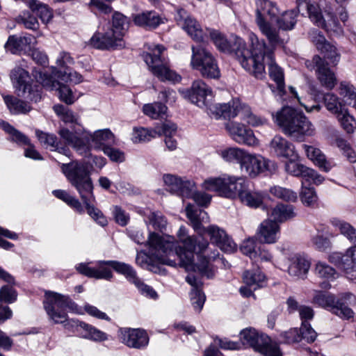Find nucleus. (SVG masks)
<instances>
[{
	"label": "nucleus",
	"mask_w": 356,
	"mask_h": 356,
	"mask_svg": "<svg viewBox=\"0 0 356 356\" xmlns=\"http://www.w3.org/2000/svg\"><path fill=\"white\" fill-rule=\"evenodd\" d=\"M168 237L172 238L170 241L173 244L172 250V252H170V250L168 252H163V255L159 257V264L175 266L176 261L170 257H177L179 259V265L186 270L197 271L202 276H205L209 279L214 277L216 270L207 259V256L210 259H215L219 253L217 249L212 250L211 254L207 253L211 249L207 239L188 236L184 226H181L177 232V237L183 243L184 247L177 246L174 237L171 236H163V238L167 240Z\"/></svg>",
	"instance_id": "1"
},
{
	"label": "nucleus",
	"mask_w": 356,
	"mask_h": 356,
	"mask_svg": "<svg viewBox=\"0 0 356 356\" xmlns=\"http://www.w3.org/2000/svg\"><path fill=\"white\" fill-rule=\"evenodd\" d=\"M251 48L248 49L245 42L239 37H234L227 40L217 31L210 32L211 40L216 48L222 52L234 54L241 66L246 71H252L256 76L262 74L264 67L258 63V54L264 50V41H259L253 33L250 35Z\"/></svg>",
	"instance_id": "2"
},
{
	"label": "nucleus",
	"mask_w": 356,
	"mask_h": 356,
	"mask_svg": "<svg viewBox=\"0 0 356 356\" xmlns=\"http://www.w3.org/2000/svg\"><path fill=\"white\" fill-rule=\"evenodd\" d=\"M61 170L71 185L76 189L80 195L85 204L88 214L99 225L102 227L106 225L108 221L103 213L90 204V202L95 200V195L88 163L72 161L70 163H63Z\"/></svg>",
	"instance_id": "3"
},
{
	"label": "nucleus",
	"mask_w": 356,
	"mask_h": 356,
	"mask_svg": "<svg viewBox=\"0 0 356 356\" xmlns=\"http://www.w3.org/2000/svg\"><path fill=\"white\" fill-rule=\"evenodd\" d=\"M203 188L216 191L225 197L234 198L238 196L242 203L252 208L262 205L265 195L261 191L250 189L248 182L243 177L210 178L204 181Z\"/></svg>",
	"instance_id": "4"
},
{
	"label": "nucleus",
	"mask_w": 356,
	"mask_h": 356,
	"mask_svg": "<svg viewBox=\"0 0 356 356\" xmlns=\"http://www.w3.org/2000/svg\"><path fill=\"white\" fill-rule=\"evenodd\" d=\"M82 275L97 280H111L113 277L111 269L123 275L130 282L133 283L144 295L152 298L157 297L156 292L149 286L146 285L138 277L136 270L129 264L115 260L98 261L96 268H91L86 264H80L76 267Z\"/></svg>",
	"instance_id": "5"
},
{
	"label": "nucleus",
	"mask_w": 356,
	"mask_h": 356,
	"mask_svg": "<svg viewBox=\"0 0 356 356\" xmlns=\"http://www.w3.org/2000/svg\"><path fill=\"white\" fill-rule=\"evenodd\" d=\"M275 122L285 135L297 142H303L306 137L315 134V127L308 118L289 106L277 113Z\"/></svg>",
	"instance_id": "6"
},
{
	"label": "nucleus",
	"mask_w": 356,
	"mask_h": 356,
	"mask_svg": "<svg viewBox=\"0 0 356 356\" xmlns=\"http://www.w3.org/2000/svg\"><path fill=\"white\" fill-rule=\"evenodd\" d=\"M164 49L162 45H156L152 52L143 54V59L152 73L160 81L179 83L181 77L170 69L168 60L162 56Z\"/></svg>",
	"instance_id": "7"
},
{
	"label": "nucleus",
	"mask_w": 356,
	"mask_h": 356,
	"mask_svg": "<svg viewBox=\"0 0 356 356\" xmlns=\"http://www.w3.org/2000/svg\"><path fill=\"white\" fill-rule=\"evenodd\" d=\"M44 308L49 318L55 323H63L67 320V309L77 312V305L70 297L56 292H46Z\"/></svg>",
	"instance_id": "8"
},
{
	"label": "nucleus",
	"mask_w": 356,
	"mask_h": 356,
	"mask_svg": "<svg viewBox=\"0 0 356 356\" xmlns=\"http://www.w3.org/2000/svg\"><path fill=\"white\" fill-rule=\"evenodd\" d=\"M355 299L350 293H343L339 299L335 300L334 296L322 291H316L313 302L322 307L329 308L330 310L340 318L349 319L353 317L354 312L348 307Z\"/></svg>",
	"instance_id": "9"
},
{
	"label": "nucleus",
	"mask_w": 356,
	"mask_h": 356,
	"mask_svg": "<svg viewBox=\"0 0 356 356\" xmlns=\"http://www.w3.org/2000/svg\"><path fill=\"white\" fill-rule=\"evenodd\" d=\"M191 65L197 70L202 76L207 79H218L220 76L217 60L213 54L201 44L192 47Z\"/></svg>",
	"instance_id": "10"
},
{
	"label": "nucleus",
	"mask_w": 356,
	"mask_h": 356,
	"mask_svg": "<svg viewBox=\"0 0 356 356\" xmlns=\"http://www.w3.org/2000/svg\"><path fill=\"white\" fill-rule=\"evenodd\" d=\"M240 337L244 345L253 348L256 351L266 356H281L279 346L273 343L271 339L264 334H259L254 328L243 329Z\"/></svg>",
	"instance_id": "11"
},
{
	"label": "nucleus",
	"mask_w": 356,
	"mask_h": 356,
	"mask_svg": "<svg viewBox=\"0 0 356 356\" xmlns=\"http://www.w3.org/2000/svg\"><path fill=\"white\" fill-rule=\"evenodd\" d=\"M258 63L261 64L264 67L262 74L260 76H256L252 71H248L257 79H263L265 76V65L268 68V74L272 80L276 83L277 94L280 96L285 92V84L284 79V72L282 69L277 65L274 60L273 51L267 47L264 42V50L258 54Z\"/></svg>",
	"instance_id": "12"
},
{
	"label": "nucleus",
	"mask_w": 356,
	"mask_h": 356,
	"mask_svg": "<svg viewBox=\"0 0 356 356\" xmlns=\"http://www.w3.org/2000/svg\"><path fill=\"white\" fill-rule=\"evenodd\" d=\"M298 12L307 11L309 19L318 26L325 29L327 32L333 33L340 35L343 33V29L337 19L329 13L330 19L327 23L323 19L321 8L315 2L304 1L298 4Z\"/></svg>",
	"instance_id": "13"
},
{
	"label": "nucleus",
	"mask_w": 356,
	"mask_h": 356,
	"mask_svg": "<svg viewBox=\"0 0 356 356\" xmlns=\"http://www.w3.org/2000/svg\"><path fill=\"white\" fill-rule=\"evenodd\" d=\"M130 237L138 244L149 246L152 251H155L154 256L159 264V257L163 255V252H170L172 250L173 244L171 243L172 238L168 237L167 240H163V236L154 232H149L147 237L145 232L142 230H135L131 232Z\"/></svg>",
	"instance_id": "14"
},
{
	"label": "nucleus",
	"mask_w": 356,
	"mask_h": 356,
	"mask_svg": "<svg viewBox=\"0 0 356 356\" xmlns=\"http://www.w3.org/2000/svg\"><path fill=\"white\" fill-rule=\"evenodd\" d=\"M305 66L309 70H315L316 76L322 86L327 89H332L337 83L335 74L328 67V63L318 55L313 56L312 60H305Z\"/></svg>",
	"instance_id": "15"
},
{
	"label": "nucleus",
	"mask_w": 356,
	"mask_h": 356,
	"mask_svg": "<svg viewBox=\"0 0 356 356\" xmlns=\"http://www.w3.org/2000/svg\"><path fill=\"white\" fill-rule=\"evenodd\" d=\"M241 168L250 177H255L259 174L269 172H273L277 170L276 163L261 155H252L246 153Z\"/></svg>",
	"instance_id": "16"
},
{
	"label": "nucleus",
	"mask_w": 356,
	"mask_h": 356,
	"mask_svg": "<svg viewBox=\"0 0 356 356\" xmlns=\"http://www.w3.org/2000/svg\"><path fill=\"white\" fill-rule=\"evenodd\" d=\"M184 97L200 108H209V102L212 98V90L201 79L193 82L190 89L183 92Z\"/></svg>",
	"instance_id": "17"
},
{
	"label": "nucleus",
	"mask_w": 356,
	"mask_h": 356,
	"mask_svg": "<svg viewBox=\"0 0 356 356\" xmlns=\"http://www.w3.org/2000/svg\"><path fill=\"white\" fill-rule=\"evenodd\" d=\"M355 248H349L344 254L334 252L329 256V261L341 268L350 280L356 279Z\"/></svg>",
	"instance_id": "18"
},
{
	"label": "nucleus",
	"mask_w": 356,
	"mask_h": 356,
	"mask_svg": "<svg viewBox=\"0 0 356 356\" xmlns=\"http://www.w3.org/2000/svg\"><path fill=\"white\" fill-rule=\"evenodd\" d=\"M280 337L282 341L286 343H299L302 339L307 343H312L315 341L317 333L308 322L303 321L299 330L291 328L281 333Z\"/></svg>",
	"instance_id": "19"
},
{
	"label": "nucleus",
	"mask_w": 356,
	"mask_h": 356,
	"mask_svg": "<svg viewBox=\"0 0 356 356\" xmlns=\"http://www.w3.org/2000/svg\"><path fill=\"white\" fill-rule=\"evenodd\" d=\"M163 181L168 191L183 197H189L195 189V182L186 178L165 175Z\"/></svg>",
	"instance_id": "20"
},
{
	"label": "nucleus",
	"mask_w": 356,
	"mask_h": 356,
	"mask_svg": "<svg viewBox=\"0 0 356 356\" xmlns=\"http://www.w3.org/2000/svg\"><path fill=\"white\" fill-rule=\"evenodd\" d=\"M36 77H38V81L43 87L51 90H57L62 101L67 104H71L74 102L72 90L67 86L55 80L51 75L47 72H40Z\"/></svg>",
	"instance_id": "21"
},
{
	"label": "nucleus",
	"mask_w": 356,
	"mask_h": 356,
	"mask_svg": "<svg viewBox=\"0 0 356 356\" xmlns=\"http://www.w3.org/2000/svg\"><path fill=\"white\" fill-rule=\"evenodd\" d=\"M226 129L232 139L238 143H243L249 146H254L258 143L253 131L246 128L241 123L229 122L226 124Z\"/></svg>",
	"instance_id": "22"
},
{
	"label": "nucleus",
	"mask_w": 356,
	"mask_h": 356,
	"mask_svg": "<svg viewBox=\"0 0 356 356\" xmlns=\"http://www.w3.org/2000/svg\"><path fill=\"white\" fill-rule=\"evenodd\" d=\"M90 44L94 48L101 50L122 49L125 46L123 39L112 35L110 31L95 33L90 40Z\"/></svg>",
	"instance_id": "23"
},
{
	"label": "nucleus",
	"mask_w": 356,
	"mask_h": 356,
	"mask_svg": "<svg viewBox=\"0 0 356 356\" xmlns=\"http://www.w3.org/2000/svg\"><path fill=\"white\" fill-rule=\"evenodd\" d=\"M36 42L35 38L31 34L23 36L11 35L4 44L6 51L12 54L19 55L22 52L31 50L32 45Z\"/></svg>",
	"instance_id": "24"
},
{
	"label": "nucleus",
	"mask_w": 356,
	"mask_h": 356,
	"mask_svg": "<svg viewBox=\"0 0 356 356\" xmlns=\"http://www.w3.org/2000/svg\"><path fill=\"white\" fill-rule=\"evenodd\" d=\"M122 343L128 347L140 349L147 346L149 337L147 332L140 329L121 328Z\"/></svg>",
	"instance_id": "25"
},
{
	"label": "nucleus",
	"mask_w": 356,
	"mask_h": 356,
	"mask_svg": "<svg viewBox=\"0 0 356 356\" xmlns=\"http://www.w3.org/2000/svg\"><path fill=\"white\" fill-rule=\"evenodd\" d=\"M269 147L270 152L277 157L284 159L298 157L294 145L281 136H275L270 143Z\"/></svg>",
	"instance_id": "26"
},
{
	"label": "nucleus",
	"mask_w": 356,
	"mask_h": 356,
	"mask_svg": "<svg viewBox=\"0 0 356 356\" xmlns=\"http://www.w3.org/2000/svg\"><path fill=\"white\" fill-rule=\"evenodd\" d=\"M206 232L210 236L212 243L216 244L222 251L232 252L236 250V245L226 232L216 225L209 226Z\"/></svg>",
	"instance_id": "27"
},
{
	"label": "nucleus",
	"mask_w": 356,
	"mask_h": 356,
	"mask_svg": "<svg viewBox=\"0 0 356 356\" xmlns=\"http://www.w3.org/2000/svg\"><path fill=\"white\" fill-rule=\"evenodd\" d=\"M288 273L298 279H305L311 266L307 256L298 253L289 258Z\"/></svg>",
	"instance_id": "28"
},
{
	"label": "nucleus",
	"mask_w": 356,
	"mask_h": 356,
	"mask_svg": "<svg viewBox=\"0 0 356 356\" xmlns=\"http://www.w3.org/2000/svg\"><path fill=\"white\" fill-rule=\"evenodd\" d=\"M243 106L238 99H232L228 103L211 105L209 109L216 118L231 119L240 115Z\"/></svg>",
	"instance_id": "29"
},
{
	"label": "nucleus",
	"mask_w": 356,
	"mask_h": 356,
	"mask_svg": "<svg viewBox=\"0 0 356 356\" xmlns=\"http://www.w3.org/2000/svg\"><path fill=\"white\" fill-rule=\"evenodd\" d=\"M70 323L72 327H75L81 337L84 339L95 342H102L108 339V335L105 332L98 330L90 324L83 321L71 320L67 323V325ZM65 326H67V324Z\"/></svg>",
	"instance_id": "30"
},
{
	"label": "nucleus",
	"mask_w": 356,
	"mask_h": 356,
	"mask_svg": "<svg viewBox=\"0 0 356 356\" xmlns=\"http://www.w3.org/2000/svg\"><path fill=\"white\" fill-rule=\"evenodd\" d=\"M81 129L79 128L74 132L70 131L66 128H62L59 130L58 134L63 139L67 145H70L74 148L81 154H87L89 148L85 141L79 137Z\"/></svg>",
	"instance_id": "31"
},
{
	"label": "nucleus",
	"mask_w": 356,
	"mask_h": 356,
	"mask_svg": "<svg viewBox=\"0 0 356 356\" xmlns=\"http://www.w3.org/2000/svg\"><path fill=\"white\" fill-rule=\"evenodd\" d=\"M313 42L316 48L324 55L325 58L328 59L334 65L338 63L340 54L337 52L336 47L328 42L322 34L317 33L313 38Z\"/></svg>",
	"instance_id": "32"
},
{
	"label": "nucleus",
	"mask_w": 356,
	"mask_h": 356,
	"mask_svg": "<svg viewBox=\"0 0 356 356\" xmlns=\"http://www.w3.org/2000/svg\"><path fill=\"white\" fill-rule=\"evenodd\" d=\"M279 230L280 227L277 222L267 219L261 223L257 236L261 243H273L277 240Z\"/></svg>",
	"instance_id": "33"
},
{
	"label": "nucleus",
	"mask_w": 356,
	"mask_h": 356,
	"mask_svg": "<svg viewBox=\"0 0 356 356\" xmlns=\"http://www.w3.org/2000/svg\"><path fill=\"white\" fill-rule=\"evenodd\" d=\"M256 6L257 23L259 22V19L273 21L279 15L280 10L276 4L269 0H257Z\"/></svg>",
	"instance_id": "34"
},
{
	"label": "nucleus",
	"mask_w": 356,
	"mask_h": 356,
	"mask_svg": "<svg viewBox=\"0 0 356 356\" xmlns=\"http://www.w3.org/2000/svg\"><path fill=\"white\" fill-rule=\"evenodd\" d=\"M164 18L155 11H145L134 17V23L139 26L148 29H154L164 23Z\"/></svg>",
	"instance_id": "35"
},
{
	"label": "nucleus",
	"mask_w": 356,
	"mask_h": 356,
	"mask_svg": "<svg viewBox=\"0 0 356 356\" xmlns=\"http://www.w3.org/2000/svg\"><path fill=\"white\" fill-rule=\"evenodd\" d=\"M10 79L19 91L18 95H24L27 89H30V76L27 71L20 67H15L10 71Z\"/></svg>",
	"instance_id": "36"
},
{
	"label": "nucleus",
	"mask_w": 356,
	"mask_h": 356,
	"mask_svg": "<svg viewBox=\"0 0 356 356\" xmlns=\"http://www.w3.org/2000/svg\"><path fill=\"white\" fill-rule=\"evenodd\" d=\"M257 24L269 42L270 47L267 46L268 49L273 51V49L274 48L284 43V40L280 36L279 30L273 27L268 22L259 19V22L257 23Z\"/></svg>",
	"instance_id": "37"
},
{
	"label": "nucleus",
	"mask_w": 356,
	"mask_h": 356,
	"mask_svg": "<svg viewBox=\"0 0 356 356\" xmlns=\"http://www.w3.org/2000/svg\"><path fill=\"white\" fill-rule=\"evenodd\" d=\"M294 209V207L291 204L280 203L272 209L270 217L273 219L271 220L277 224L291 220L296 216Z\"/></svg>",
	"instance_id": "38"
},
{
	"label": "nucleus",
	"mask_w": 356,
	"mask_h": 356,
	"mask_svg": "<svg viewBox=\"0 0 356 356\" xmlns=\"http://www.w3.org/2000/svg\"><path fill=\"white\" fill-rule=\"evenodd\" d=\"M303 147L307 157L321 170L325 172L330 170L332 165L320 149L307 145H304Z\"/></svg>",
	"instance_id": "39"
},
{
	"label": "nucleus",
	"mask_w": 356,
	"mask_h": 356,
	"mask_svg": "<svg viewBox=\"0 0 356 356\" xmlns=\"http://www.w3.org/2000/svg\"><path fill=\"white\" fill-rule=\"evenodd\" d=\"M186 216L190 220L193 229L198 232L201 229L202 222H207L209 217L202 209L188 204L186 207Z\"/></svg>",
	"instance_id": "40"
},
{
	"label": "nucleus",
	"mask_w": 356,
	"mask_h": 356,
	"mask_svg": "<svg viewBox=\"0 0 356 356\" xmlns=\"http://www.w3.org/2000/svg\"><path fill=\"white\" fill-rule=\"evenodd\" d=\"M94 147L102 149L105 146H110L114 142V135L108 129L98 130L90 134Z\"/></svg>",
	"instance_id": "41"
},
{
	"label": "nucleus",
	"mask_w": 356,
	"mask_h": 356,
	"mask_svg": "<svg viewBox=\"0 0 356 356\" xmlns=\"http://www.w3.org/2000/svg\"><path fill=\"white\" fill-rule=\"evenodd\" d=\"M4 102L13 114H26L31 110V106L26 102L14 96L6 95L3 97Z\"/></svg>",
	"instance_id": "42"
},
{
	"label": "nucleus",
	"mask_w": 356,
	"mask_h": 356,
	"mask_svg": "<svg viewBox=\"0 0 356 356\" xmlns=\"http://www.w3.org/2000/svg\"><path fill=\"white\" fill-rule=\"evenodd\" d=\"M331 224L351 243H356V228L349 222L337 218H332Z\"/></svg>",
	"instance_id": "43"
},
{
	"label": "nucleus",
	"mask_w": 356,
	"mask_h": 356,
	"mask_svg": "<svg viewBox=\"0 0 356 356\" xmlns=\"http://www.w3.org/2000/svg\"><path fill=\"white\" fill-rule=\"evenodd\" d=\"M129 27V20L122 13L115 12L112 17V29L109 31L112 35L118 36L122 39L125 31Z\"/></svg>",
	"instance_id": "44"
},
{
	"label": "nucleus",
	"mask_w": 356,
	"mask_h": 356,
	"mask_svg": "<svg viewBox=\"0 0 356 356\" xmlns=\"http://www.w3.org/2000/svg\"><path fill=\"white\" fill-rule=\"evenodd\" d=\"M27 4L31 11L35 13L43 23H48L53 17L52 11L49 8L38 0H29Z\"/></svg>",
	"instance_id": "45"
},
{
	"label": "nucleus",
	"mask_w": 356,
	"mask_h": 356,
	"mask_svg": "<svg viewBox=\"0 0 356 356\" xmlns=\"http://www.w3.org/2000/svg\"><path fill=\"white\" fill-rule=\"evenodd\" d=\"M243 280L246 285L253 286V289L257 290L264 286L265 275L259 270H246L243 273Z\"/></svg>",
	"instance_id": "46"
},
{
	"label": "nucleus",
	"mask_w": 356,
	"mask_h": 356,
	"mask_svg": "<svg viewBox=\"0 0 356 356\" xmlns=\"http://www.w3.org/2000/svg\"><path fill=\"white\" fill-rule=\"evenodd\" d=\"M296 17V11L291 10L284 12L281 17L277 15L274 20L276 21L280 29L289 31L294 28L297 22Z\"/></svg>",
	"instance_id": "47"
},
{
	"label": "nucleus",
	"mask_w": 356,
	"mask_h": 356,
	"mask_svg": "<svg viewBox=\"0 0 356 356\" xmlns=\"http://www.w3.org/2000/svg\"><path fill=\"white\" fill-rule=\"evenodd\" d=\"M246 152L238 147H229L221 151L220 155L224 160L229 162H237L242 165Z\"/></svg>",
	"instance_id": "48"
},
{
	"label": "nucleus",
	"mask_w": 356,
	"mask_h": 356,
	"mask_svg": "<svg viewBox=\"0 0 356 356\" xmlns=\"http://www.w3.org/2000/svg\"><path fill=\"white\" fill-rule=\"evenodd\" d=\"M183 29L196 42L204 41V33L199 23L193 18L188 19Z\"/></svg>",
	"instance_id": "49"
},
{
	"label": "nucleus",
	"mask_w": 356,
	"mask_h": 356,
	"mask_svg": "<svg viewBox=\"0 0 356 356\" xmlns=\"http://www.w3.org/2000/svg\"><path fill=\"white\" fill-rule=\"evenodd\" d=\"M302 181V188L300 193V198L302 204L307 207L314 206L318 201V196L314 188L305 186Z\"/></svg>",
	"instance_id": "50"
},
{
	"label": "nucleus",
	"mask_w": 356,
	"mask_h": 356,
	"mask_svg": "<svg viewBox=\"0 0 356 356\" xmlns=\"http://www.w3.org/2000/svg\"><path fill=\"white\" fill-rule=\"evenodd\" d=\"M0 127L11 137V140L19 144L29 145V139L22 133L15 129L9 123L0 120Z\"/></svg>",
	"instance_id": "51"
},
{
	"label": "nucleus",
	"mask_w": 356,
	"mask_h": 356,
	"mask_svg": "<svg viewBox=\"0 0 356 356\" xmlns=\"http://www.w3.org/2000/svg\"><path fill=\"white\" fill-rule=\"evenodd\" d=\"M337 118L339 121L342 128L348 134H352L356 129V121L354 117L348 112L346 109H343L337 114Z\"/></svg>",
	"instance_id": "52"
},
{
	"label": "nucleus",
	"mask_w": 356,
	"mask_h": 356,
	"mask_svg": "<svg viewBox=\"0 0 356 356\" xmlns=\"http://www.w3.org/2000/svg\"><path fill=\"white\" fill-rule=\"evenodd\" d=\"M167 106L161 102H154L153 104H145L143 107V113L153 118L156 119L164 115L167 111Z\"/></svg>",
	"instance_id": "53"
},
{
	"label": "nucleus",
	"mask_w": 356,
	"mask_h": 356,
	"mask_svg": "<svg viewBox=\"0 0 356 356\" xmlns=\"http://www.w3.org/2000/svg\"><path fill=\"white\" fill-rule=\"evenodd\" d=\"M315 273L319 277L328 280H333L338 277V273L334 268L322 261H318L316 264Z\"/></svg>",
	"instance_id": "54"
},
{
	"label": "nucleus",
	"mask_w": 356,
	"mask_h": 356,
	"mask_svg": "<svg viewBox=\"0 0 356 356\" xmlns=\"http://www.w3.org/2000/svg\"><path fill=\"white\" fill-rule=\"evenodd\" d=\"M270 192L274 196L286 202H295L298 199V195L296 192L281 186H273L270 188Z\"/></svg>",
	"instance_id": "55"
},
{
	"label": "nucleus",
	"mask_w": 356,
	"mask_h": 356,
	"mask_svg": "<svg viewBox=\"0 0 356 356\" xmlns=\"http://www.w3.org/2000/svg\"><path fill=\"white\" fill-rule=\"evenodd\" d=\"M327 109L334 114H337L344 109L339 98L333 93H327L323 97Z\"/></svg>",
	"instance_id": "56"
},
{
	"label": "nucleus",
	"mask_w": 356,
	"mask_h": 356,
	"mask_svg": "<svg viewBox=\"0 0 356 356\" xmlns=\"http://www.w3.org/2000/svg\"><path fill=\"white\" fill-rule=\"evenodd\" d=\"M155 136L154 129H148L143 127L134 128L132 134V140L134 143H141L149 141Z\"/></svg>",
	"instance_id": "57"
},
{
	"label": "nucleus",
	"mask_w": 356,
	"mask_h": 356,
	"mask_svg": "<svg viewBox=\"0 0 356 356\" xmlns=\"http://www.w3.org/2000/svg\"><path fill=\"white\" fill-rule=\"evenodd\" d=\"M17 24H22L26 29L35 31L39 28V23L35 17L31 15L29 11H24L16 18Z\"/></svg>",
	"instance_id": "58"
},
{
	"label": "nucleus",
	"mask_w": 356,
	"mask_h": 356,
	"mask_svg": "<svg viewBox=\"0 0 356 356\" xmlns=\"http://www.w3.org/2000/svg\"><path fill=\"white\" fill-rule=\"evenodd\" d=\"M239 116L243 121L251 126L255 127L262 124L261 118L253 114L250 108L245 104H243V106L241 107Z\"/></svg>",
	"instance_id": "59"
},
{
	"label": "nucleus",
	"mask_w": 356,
	"mask_h": 356,
	"mask_svg": "<svg viewBox=\"0 0 356 356\" xmlns=\"http://www.w3.org/2000/svg\"><path fill=\"white\" fill-rule=\"evenodd\" d=\"M54 75L63 81L71 82L75 84L79 83L83 81L81 74L75 71L72 72L67 67L63 72L61 70L58 71Z\"/></svg>",
	"instance_id": "60"
},
{
	"label": "nucleus",
	"mask_w": 356,
	"mask_h": 356,
	"mask_svg": "<svg viewBox=\"0 0 356 356\" xmlns=\"http://www.w3.org/2000/svg\"><path fill=\"white\" fill-rule=\"evenodd\" d=\"M191 302L195 310L200 312L205 302V295L200 289H192L190 293Z\"/></svg>",
	"instance_id": "61"
},
{
	"label": "nucleus",
	"mask_w": 356,
	"mask_h": 356,
	"mask_svg": "<svg viewBox=\"0 0 356 356\" xmlns=\"http://www.w3.org/2000/svg\"><path fill=\"white\" fill-rule=\"evenodd\" d=\"M298 157H294L293 159H287L288 161L285 163L284 168L285 171L294 177H300L304 165L296 161Z\"/></svg>",
	"instance_id": "62"
},
{
	"label": "nucleus",
	"mask_w": 356,
	"mask_h": 356,
	"mask_svg": "<svg viewBox=\"0 0 356 356\" xmlns=\"http://www.w3.org/2000/svg\"><path fill=\"white\" fill-rule=\"evenodd\" d=\"M149 224L153 226L155 229L163 231L166 227L167 220L165 218L160 212H151L148 216Z\"/></svg>",
	"instance_id": "63"
},
{
	"label": "nucleus",
	"mask_w": 356,
	"mask_h": 356,
	"mask_svg": "<svg viewBox=\"0 0 356 356\" xmlns=\"http://www.w3.org/2000/svg\"><path fill=\"white\" fill-rule=\"evenodd\" d=\"M305 181H312L314 184H321L324 181V177L319 175L314 170L304 166L302 174L300 175Z\"/></svg>",
	"instance_id": "64"
}]
</instances>
